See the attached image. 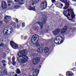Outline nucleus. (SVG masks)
<instances>
[{"label": "nucleus", "mask_w": 76, "mask_h": 76, "mask_svg": "<svg viewBox=\"0 0 76 76\" xmlns=\"http://www.w3.org/2000/svg\"><path fill=\"white\" fill-rule=\"evenodd\" d=\"M72 32H76V29L75 28H73L72 29Z\"/></svg>", "instance_id": "obj_29"}, {"label": "nucleus", "mask_w": 76, "mask_h": 76, "mask_svg": "<svg viewBox=\"0 0 76 76\" xmlns=\"http://www.w3.org/2000/svg\"><path fill=\"white\" fill-rule=\"evenodd\" d=\"M33 56H35L34 54V55H33Z\"/></svg>", "instance_id": "obj_50"}, {"label": "nucleus", "mask_w": 76, "mask_h": 76, "mask_svg": "<svg viewBox=\"0 0 76 76\" xmlns=\"http://www.w3.org/2000/svg\"><path fill=\"white\" fill-rule=\"evenodd\" d=\"M47 6V2L44 1L41 3L40 5L41 8L42 9H45Z\"/></svg>", "instance_id": "obj_6"}, {"label": "nucleus", "mask_w": 76, "mask_h": 76, "mask_svg": "<svg viewBox=\"0 0 76 76\" xmlns=\"http://www.w3.org/2000/svg\"><path fill=\"white\" fill-rule=\"evenodd\" d=\"M60 6H61V7H60V8L61 9H62V7H63V4H60Z\"/></svg>", "instance_id": "obj_34"}, {"label": "nucleus", "mask_w": 76, "mask_h": 76, "mask_svg": "<svg viewBox=\"0 0 76 76\" xmlns=\"http://www.w3.org/2000/svg\"><path fill=\"white\" fill-rule=\"evenodd\" d=\"M65 4V6L64 7V10H66V9H67L69 8V3L66 2V4Z\"/></svg>", "instance_id": "obj_16"}, {"label": "nucleus", "mask_w": 76, "mask_h": 76, "mask_svg": "<svg viewBox=\"0 0 76 76\" xmlns=\"http://www.w3.org/2000/svg\"><path fill=\"white\" fill-rule=\"evenodd\" d=\"M16 23H18V22H19V21H18V20L16 18Z\"/></svg>", "instance_id": "obj_39"}, {"label": "nucleus", "mask_w": 76, "mask_h": 76, "mask_svg": "<svg viewBox=\"0 0 76 76\" xmlns=\"http://www.w3.org/2000/svg\"><path fill=\"white\" fill-rule=\"evenodd\" d=\"M52 2L53 3H55L56 2V0H52Z\"/></svg>", "instance_id": "obj_37"}, {"label": "nucleus", "mask_w": 76, "mask_h": 76, "mask_svg": "<svg viewBox=\"0 0 76 76\" xmlns=\"http://www.w3.org/2000/svg\"><path fill=\"white\" fill-rule=\"evenodd\" d=\"M25 0H21L20 1H19L18 2V3L20 5H22V4H24V3H25Z\"/></svg>", "instance_id": "obj_19"}, {"label": "nucleus", "mask_w": 76, "mask_h": 76, "mask_svg": "<svg viewBox=\"0 0 76 76\" xmlns=\"http://www.w3.org/2000/svg\"><path fill=\"white\" fill-rule=\"evenodd\" d=\"M39 73V70L38 69H36L34 70L33 73V76H38Z\"/></svg>", "instance_id": "obj_9"}, {"label": "nucleus", "mask_w": 76, "mask_h": 76, "mask_svg": "<svg viewBox=\"0 0 76 76\" xmlns=\"http://www.w3.org/2000/svg\"><path fill=\"white\" fill-rule=\"evenodd\" d=\"M44 51V48L42 47H40L37 49V52L39 54L41 53Z\"/></svg>", "instance_id": "obj_12"}, {"label": "nucleus", "mask_w": 76, "mask_h": 76, "mask_svg": "<svg viewBox=\"0 0 76 76\" xmlns=\"http://www.w3.org/2000/svg\"><path fill=\"white\" fill-rule=\"evenodd\" d=\"M67 30V27L65 26H64V28H62L61 30V31L62 34H63V33H65L66 31Z\"/></svg>", "instance_id": "obj_11"}, {"label": "nucleus", "mask_w": 76, "mask_h": 76, "mask_svg": "<svg viewBox=\"0 0 76 76\" xmlns=\"http://www.w3.org/2000/svg\"><path fill=\"white\" fill-rule=\"evenodd\" d=\"M63 14L65 16H66V17L68 18V16H71L72 17V19H73L75 17V15L74 14L73 11L70 10H64V11Z\"/></svg>", "instance_id": "obj_2"}, {"label": "nucleus", "mask_w": 76, "mask_h": 76, "mask_svg": "<svg viewBox=\"0 0 76 76\" xmlns=\"http://www.w3.org/2000/svg\"><path fill=\"white\" fill-rule=\"evenodd\" d=\"M28 10H35V7H32L31 6H30L29 8L28 9Z\"/></svg>", "instance_id": "obj_20"}, {"label": "nucleus", "mask_w": 76, "mask_h": 76, "mask_svg": "<svg viewBox=\"0 0 76 76\" xmlns=\"http://www.w3.org/2000/svg\"><path fill=\"white\" fill-rule=\"evenodd\" d=\"M40 61V59L39 58H34L33 60V63L34 64H38Z\"/></svg>", "instance_id": "obj_8"}, {"label": "nucleus", "mask_w": 76, "mask_h": 76, "mask_svg": "<svg viewBox=\"0 0 76 76\" xmlns=\"http://www.w3.org/2000/svg\"><path fill=\"white\" fill-rule=\"evenodd\" d=\"M31 42L33 44H34V41H36L35 45L37 47H39L40 45L38 43V41H39V36L38 35L34 34L31 38Z\"/></svg>", "instance_id": "obj_3"}, {"label": "nucleus", "mask_w": 76, "mask_h": 76, "mask_svg": "<svg viewBox=\"0 0 76 76\" xmlns=\"http://www.w3.org/2000/svg\"><path fill=\"white\" fill-rule=\"evenodd\" d=\"M2 25V21H0V25Z\"/></svg>", "instance_id": "obj_41"}, {"label": "nucleus", "mask_w": 76, "mask_h": 76, "mask_svg": "<svg viewBox=\"0 0 76 76\" xmlns=\"http://www.w3.org/2000/svg\"><path fill=\"white\" fill-rule=\"evenodd\" d=\"M19 8H20V7L18 5H16L14 7V8L15 9H19Z\"/></svg>", "instance_id": "obj_27"}, {"label": "nucleus", "mask_w": 76, "mask_h": 76, "mask_svg": "<svg viewBox=\"0 0 76 76\" xmlns=\"http://www.w3.org/2000/svg\"><path fill=\"white\" fill-rule=\"evenodd\" d=\"M57 33L55 31V32H54V33H53V35H54V36H56V35H57Z\"/></svg>", "instance_id": "obj_33"}, {"label": "nucleus", "mask_w": 76, "mask_h": 76, "mask_svg": "<svg viewBox=\"0 0 76 76\" xmlns=\"http://www.w3.org/2000/svg\"><path fill=\"white\" fill-rule=\"evenodd\" d=\"M73 1H76V0H72Z\"/></svg>", "instance_id": "obj_43"}, {"label": "nucleus", "mask_w": 76, "mask_h": 76, "mask_svg": "<svg viewBox=\"0 0 76 76\" xmlns=\"http://www.w3.org/2000/svg\"><path fill=\"white\" fill-rule=\"evenodd\" d=\"M1 70L3 72V73H4V76H5V75H7V71L6 70V69L4 68H3Z\"/></svg>", "instance_id": "obj_14"}, {"label": "nucleus", "mask_w": 76, "mask_h": 76, "mask_svg": "<svg viewBox=\"0 0 76 76\" xmlns=\"http://www.w3.org/2000/svg\"><path fill=\"white\" fill-rule=\"evenodd\" d=\"M15 76H17V74H15Z\"/></svg>", "instance_id": "obj_47"}, {"label": "nucleus", "mask_w": 76, "mask_h": 76, "mask_svg": "<svg viewBox=\"0 0 76 76\" xmlns=\"http://www.w3.org/2000/svg\"><path fill=\"white\" fill-rule=\"evenodd\" d=\"M15 2H18L19 1V0H14Z\"/></svg>", "instance_id": "obj_40"}, {"label": "nucleus", "mask_w": 76, "mask_h": 76, "mask_svg": "<svg viewBox=\"0 0 76 76\" xmlns=\"http://www.w3.org/2000/svg\"><path fill=\"white\" fill-rule=\"evenodd\" d=\"M12 19H13V20H15V18H12Z\"/></svg>", "instance_id": "obj_45"}, {"label": "nucleus", "mask_w": 76, "mask_h": 76, "mask_svg": "<svg viewBox=\"0 0 76 76\" xmlns=\"http://www.w3.org/2000/svg\"><path fill=\"white\" fill-rule=\"evenodd\" d=\"M1 62L2 63H6V62L5 60H2L1 61Z\"/></svg>", "instance_id": "obj_32"}, {"label": "nucleus", "mask_w": 76, "mask_h": 76, "mask_svg": "<svg viewBox=\"0 0 76 76\" xmlns=\"http://www.w3.org/2000/svg\"><path fill=\"white\" fill-rule=\"evenodd\" d=\"M28 76H32V75H28Z\"/></svg>", "instance_id": "obj_49"}, {"label": "nucleus", "mask_w": 76, "mask_h": 76, "mask_svg": "<svg viewBox=\"0 0 76 76\" xmlns=\"http://www.w3.org/2000/svg\"><path fill=\"white\" fill-rule=\"evenodd\" d=\"M43 20L42 21L43 23H45V22H46V16H43Z\"/></svg>", "instance_id": "obj_18"}, {"label": "nucleus", "mask_w": 76, "mask_h": 76, "mask_svg": "<svg viewBox=\"0 0 76 76\" xmlns=\"http://www.w3.org/2000/svg\"><path fill=\"white\" fill-rule=\"evenodd\" d=\"M11 76H13L14 75V73H12L10 74Z\"/></svg>", "instance_id": "obj_38"}, {"label": "nucleus", "mask_w": 76, "mask_h": 76, "mask_svg": "<svg viewBox=\"0 0 76 76\" xmlns=\"http://www.w3.org/2000/svg\"><path fill=\"white\" fill-rule=\"evenodd\" d=\"M64 41L63 38L61 36H57L54 40V42L55 44H61Z\"/></svg>", "instance_id": "obj_5"}, {"label": "nucleus", "mask_w": 76, "mask_h": 76, "mask_svg": "<svg viewBox=\"0 0 76 76\" xmlns=\"http://www.w3.org/2000/svg\"><path fill=\"white\" fill-rule=\"evenodd\" d=\"M39 0H32V2H33V3H35V4H37L39 2Z\"/></svg>", "instance_id": "obj_24"}, {"label": "nucleus", "mask_w": 76, "mask_h": 76, "mask_svg": "<svg viewBox=\"0 0 76 76\" xmlns=\"http://www.w3.org/2000/svg\"><path fill=\"white\" fill-rule=\"evenodd\" d=\"M12 25L14 26L15 28H16V23L15 22H12Z\"/></svg>", "instance_id": "obj_30"}, {"label": "nucleus", "mask_w": 76, "mask_h": 76, "mask_svg": "<svg viewBox=\"0 0 76 76\" xmlns=\"http://www.w3.org/2000/svg\"><path fill=\"white\" fill-rule=\"evenodd\" d=\"M66 76H73L74 75V74L72 72L68 71L66 73Z\"/></svg>", "instance_id": "obj_15"}, {"label": "nucleus", "mask_w": 76, "mask_h": 76, "mask_svg": "<svg viewBox=\"0 0 76 76\" xmlns=\"http://www.w3.org/2000/svg\"><path fill=\"white\" fill-rule=\"evenodd\" d=\"M44 51L45 53H48V48H45L44 50Z\"/></svg>", "instance_id": "obj_21"}, {"label": "nucleus", "mask_w": 76, "mask_h": 76, "mask_svg": "<svg viewBox=\"0 0 76 76\" xmlns=\"http://www.w3.org/2000/svg\"><path fill=\"white\" fill-rule=\"evenodd\" d=\"M61 1L62 3H64V4H66V3H69L68 1H66V0H60Z\"/></svg>", "instance_id": "obj_26"}, {"label": "nucleus", "mask_w": 76, "mask_h": 76, "mask_svg": "<svg viewBox=\"0 0 76 76\" xmlns=\"http://www.w3.org/2000/svg\"><path fill=\"white\" fill-rule=\"evenodd\" d=\"M25 26V23H22V27H24Z\"/></svg>", "instance_id": "obj_31"}, {"label": "nucleus", "mask_w": 76, "mask_h": 76, "mask_svg": "<svg viewBox=\"0 0 76 76\" xmlns=\"http://www.w3.org/2000/svg\"><path fill=\"white\" fill-rule=\"evenodd\" d=\"M38 23L41 26V29H42L43 27V24L41 22H38Z\"/></svg>", "instance_id": "obj_22"}, {"label": "nucleus", "mask_w": 76, "mask_h": 76, "mask_svg": "<svg viewBox=\"0 0 76 76\" xmlns=\"http://www.w3.org/2000/svg\"><path fill=\"white\" fill-rule=\"evenodd\" d=\"M10 45L12 47L14 48V49H17L18 48V46L13 41H11L10 42Z\"/></svg>", "instance_id": "obj_7"}, {"label": "nucleus", "mask_w": 76, "mask_h": 76, "mask_svg": "<svg viewBox=\"0 0 76 76\" xmlns=\"http://www.w3.org/2000/svg\"><path fill=\"white\" fill-rule=\"evenodd\" d=\"M12 64L13 66H15L16 65V62H15V57L13 56L12 58Z\"/></svg>", "instance_id": "obj_17"}, {"label": "nucleus", "mask_w": 76, "mask_h": 76, "mask_svg": "<svg viewBox=\"0 0 76 76\" xmlns=\"http://www.w3.org/2000/svg\"><path fill=\"white\" fill-rule=\"evenodd\" d=\"M16 73H17V74H20V73H21L20 69H17V70L16 71Z\"/></svg>", "instance_id": "obj_25"}, {"label": "nucleus", "mask_w": 76, "mask_h": 76, "mask_svg": "<svg viewBox=\"0 0 76 76\" xmlns=\"http://www.w3.org/2000/svg\"><path fill=\"white\" fill-rule=\"evenodd\" d=\"M3 66H6V64H3Z\"/></svg>", "instance_id": "obj_44"}, {"label": "nucleus", "mask_w": 76, "mask_h": 76, "mask_svg": "<svg viewBox=\"0 0 76 76\" xmlns=\"http://www.w3.org/2000/svg\"><path fill=\"white\" fill-rule=\"evenodd\" d=\"M3 42V39H0V42H1V43H2Z\"/></svg>", "instance_id": "obj_35"}, {"label": "nucleus", "mask_w": 76, "mask_h": 76, "mask_svg": "<svg viewBox=\"0 0 76 76\" xmlns=\"http://www.w3.org/2000/svg\"><path fill=\"white\" fill-rule=\"evenodd\" d=\"M27 39V37H24V39Z\"/></svg>", "instance_id": "obj_42"}, {"label": "nucleus", "mask_w": 76, "mask_h": 76, "mask_svg": "<svg viewBox=\"0 0 76 76\" xmlns=\"http://www.w3.org/2000/svg\"><path fill=\"white\" fill-rule=\"evenodd\" d=\"M0 76H3V75L1 74H0Z\"/></svg>", "instance_id": "obj_46"}, {"label": "nucleus", "mask_w": 76, "mask_h": 76, "mask_svg": "<svg viewBox=\"0 0 76 76\" xmlns=\"http://www.w3.org/2000/svg\"><path fill=\"white\" fill-rule=\"evenodd\" d=\"M27 52L25 50L20 51L18 53V57L17 60L21 63H25L28 60V57L26 56Z\"/></svg>", "instance_id": "obj_1"}, {"label": "nucleus", "mask_w": 76, "mask_h": 76, "mask_svg": "<svg viewBox=\"0 0 76 76\" xmlns=\"http://www.w3.org/2000/svg\"><path fill=\"white\" fill-rule=\"evenodd\" d=\"M20 26V24H18L16 26L15 28H17V29H19V27Z\"/></svg>", "instance_id": "obj_28"}, {"label": "nucleus", "mask_w": 76, "mask_h": 76, "mask_svg": "<svg viewBox=\"0 0 76 76\" xmlns=\"http://www.w3.org/2000/svg\"><path fill=\"white\" fill-rule=\"evenodd\" d=\"M11 19V17L10 16H8L7 15L4 18V21H5L7 23L9 20Z\"/></svg>", "instance_id": "obj_10"}, {"label": "nucleus", "mask_w": 76, "mask_h": 76, "mask_svg": "<svg viewBox=\"0 0 76 76\" xmlns=\"http://www.w3.org/2000/svg\"><path fill=\"white\" fill-rule=\"evenodd\" d=\"M4 45V44L3 43H2L1 44H0V47H2Z\"/></svg>", "instance_id": "obj_36"}, {"label": "nucleus", "mask_w": 76, "mask_h": 76, "mask_svg": "<svg viewBox=\"0 0 76 76\" xmlns=\"http://www.w3.org/2000/svg\"><path fill=\"white\" fill-rule=\"evenodd\" d=\"M12 32V27L10 26H8L6 27L3 31L4 34L5 35H9Z\"/></svg>", "instance_id": "obj_4"}, {"label": "nucleus", "mask_w": 76, "mask_h": 76, "mask_svg": "<svg viewBox=\"0 0 76 76\" xmlns=\"http://www.w3.org/2000/svg\"><path fill=\"white\" fill-rule=\"evenodd\" d=\"M2 7L3 9H4L6 8V3L4 1H3L1 4Z\"/></svg>", "instance_id": "obj_13"}, {"label": "nucleus", "mask_w": 76, "mask_h": 76, "mask_svg": "<svg viewBox=\"0 0 76 76\" xmlns=\"http://www.w3.org/2000/svg\"><path fill=\"white\" fill-rule=\"evenodd\" d=\"M69 1V0H66V1Z\"/></svg>", "instance_id": "obj_48"}, {"label": "nucleus", "mask_w": 76, "mask_h": 76, "mask_svg": "<svg viewBox=\"0 0 76 76\" xmlns=\"http://www.w3.org/2000/svg\"><path fill=\"white\" fill-rule=\"evenodd\" d=\"M57 34H58L60 32V30L59 28H57L55 31Z\"/></svg>", "instance_id": "obj_23"}]
</instances>
